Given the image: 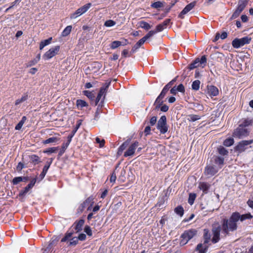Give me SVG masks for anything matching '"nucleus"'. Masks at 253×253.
Returning <instances> with one entry per match:
<instances>
[{
    "label": "nucleus",
    "mask_w": 253,
    "mask_h": 253,
    "mask_svg": "<svg viewBox=\"0 0 253 253\" xmlns=\"http://www.w3.org/2000/svg\"><path fill=\"white\" fill-rule=\"evenodd\" d=\"M233 214L229 218H223L221 221V226L222 229V234L224 237L229 236L231 233L237 230V221Z\"/></svg>",
    "instance_id": "1"
},
{
    "label": "nucleus",
    "mask_w": 253,
    "mask_h": 253,
    "mask_svg": "<svg viewBox=\"0 0 253 253\" xmlns=\"http://www.w3.org/2000/svg\"><path fill=\"white\" fill-rule=\"evenodd\" d=\"M75 233L73 230L69 229L65 234L64 237L61 239V242H67L68 246L75 247L79 243L77 237H73Z\"/></svg>",
    "instance_id": "2"
},
{
    "label": "nucleus",
    "mask_w": 253,
    "mask_h": 253,
    "mask_svg": "<svg viewBox=\"0 0 253 253\" xmlns=\"http://www.w3.org/2000/svg\"><path fill=\"white\" fill-rule=\"evenodd\" d=\"M197 234V231L194 229L186 230L181 235L182 238L180 244L181 245H185L188 242L195 236Z\"/></svg>",
    "instance_id": "3"
},
{
    "label": "nucleus",
    "mask_w": 253,
    "mask_h": 253,
    "mask_svg": "<svg viewBox=\"0 0 253 253\" xmlns=\"http://www.w3.org/2000/svg\"><path fill=\"white\" fill-rule=\"evenodd\" d=\"M212 238L211 241L213 244H215L218 242L220 239V233H222V229L220 225L218 224H214L212 226L211 229Z\"/></svg>",
    "instance_id": "4"
},
{
    "label": "nucleus",
    "mask_w": 253,
    "mask_h": 253,
    "mask_svg": "<svg viewBox=\"0 0 253 253\" xmlns=\"http://www.w3.org/2000/svg\"><path fill=\"white\" fill-rule=\"evenodd\" d=\"M252 40V38L246 36L241 39L235 38L232 42V46L235 48H239L245 44H249Z\"/></svg>",
    "instance_id": "5"
},
{
    "label": "nucleus",
    "mask_w": 253,
    "mask_h": 253,
    "mask_svg": "<svg viewBox=\"0 0 253 253\" xmlns=\"http://www.w3.org/2000/svg\"><path fill=\"white\" fill-rule=\"evenodd\" d=\"M207 63V58L206 55H203L200 59L199 58H197L195 60L191 63L188 66V68L190 70H193L194 68H196L199 66H201L203 68L204 67Z\"/></svg>",
    "instance_id": "6"
},
{
    "label": "nucleus",
    "mask_w": 253,
    "mask_h": 253,
    "mask_svg": "<svg viewBox=\"0 0 253 253\" xmlns=\"http://www.w3.org/2000/svg\"><path fill=\"white\" fill-rule=\"evenodd\" d=\"M157 128L162 134H165L168 131V127L167 124V118L165 116H162L159 120Z\"/></svg>",
    "instance_id": "7"
},
{
    "label": "nucleus",
    "mask_w": 253,
    "mask_h": 253,
    "mask_svg": "<svg viewBox=\"0 0 253 253\" xmlns=\"http://www.w3.org/2000/svg\"><path fill=\"white\" fill-rule=\"evenodd\" d=\"M110 84V82L106 83H105V86H103L100 88L99 92L98 93V95L95 99V102H94V106H96L97 105H98V103H99L102 100L104 101L105 98V95L106 90H107L108 88L109 87V85Z\"/></svg>",
    "instance_id": "8"
},
{
    "label": "nucleus",
    "mask_w": 253,
    "mask_h": 253,
    "mask_svg": "<svg viewBox=\"0 0 253 253\" xmlns=\"http://www.w3.org/2000/svg\"><path fill=\"white\" fill-rule=\"evenodd\" d=\"M249 134V131L248 129L243 127V126L239 125V126L234 130L233 136L234 137L241 138L248 136Z\"/></svg>",
    "instance_id": "9"
},
{
    "label": "nucleus",
    "mask_w": 253,
    "mask_h": 253,
    "mask_svg": "<svg viewBox=\"0 0 253 253\" xmlns=\"http://www.w3.org/2000/svg\"><path fill=\"white\" fill-rule=\"evenodd\" d=\"M91 6V3H88L84 5L82 7L78 8L75 11V13H73L71 15V17H70L71 18L75 19V18H76L77 17H78V16H81L83 14L86 12L88 10V9Z\"/></svg>",
    "instance_id": "10"
},
{
    "label": "nucleus",
    "mask_w": 253,
    "mask_h": 253,
    "mask_svg": "<svg viewBox=\"0 0 253 253\" xmlns=\"http://www.w3.org/2000/svg\"><path fill=\"white\" fill-rule=\"evenodd\" d=\"M253 143V140H242L239 142L235 147V150L240 153L244 152L248 148V146Z\"/></svg>",
    "instance_id": "11"
},
{
    "label": "nucleus",
    "mask_w": 253,
    "mask_h": 253,
    "mask_svg": "<svg viewBox=\"0 0 253 253\" xmlns=\"http://www.w3.org/2000/svg\"><path fill=\"white\" fill-rule=\"evenodd\" d=\"M60 49V46L57 45L54 47L50 48L45 54L43 55V58L45 60H48L54 56H55L58 53Z\"/></svg>",
    "instance_id": "12"
},
{
    "label": "nucleus",
    "mask_w": 253,
    "mask_h": 253,
    "mask_svg": "<svg viewBox=\"0 0 253 253\" xmlns=\"http://www.w3.org/2000/svg\"><path fill=\"white\" fill-rule=\"evenodd\" d=\"M219 169L212 164H209L205 168V173L209 176H213L218 171Z\"/></svg>",
    "instance_id": "13"
},
{
    "label": "nucleus",
    "mask_w": 253,
    "mask_h": 253,
    "mask_svg": "<svg viewBox=\"0 0 253 253\" xmlns=\"http://www.w3.org/2000/svg\"><path fill=\"white\" fill-rule=\"evenodd\" d=\"M84 223V220L81 219L78 221H75L69 229L73 230L76 233L80 232L83 229Z\"/></svg>",
    "instance_id": "14"
},
{
    "label": "nucleus",
    "mask_w": 253,
    "mask_h": 253,
    "mask_svg": "<svg viewBox=\"0 0 253 253\" xmlns=\"http://www.w3.org/2000/svg\"><path fill=\"white\" fill-rule=\"evenodd\" d=\"M196 4V1H194L190 3L187 5L182 10V11L179 13L178 17L181 18H184V15L187 14L189 11H190L192 9L194 8Z\"/></svg>",
    "instance_id": "15"
},
{
    "label": "nucleus",
    "mask_w": 253,
    "mask_h": 253,
    "mask_svg": "<svg viewBox=\"0 0 253 253\" xmlns=\"http://www.w3.org/2000/svg\"><path fill=\"white\" fill-rule=\"evenodd\" d=\"M234 216L236 217V219L237 221L240 220L243 221L247 219H251L253 218V216L250 213H248L244 214H240L238 212H234L233 213Z\"/></svg>",
    "instance_id": "16"
},
{
    "label": "nucleus",
    "mask_w": 253,
    "mask_h": 253,
    "mask_svg": "<svg viewBox=\"0 0 253 253\" xmlns=\"http://www.w3.org/2000/svg\"><path fill=\"white\" fill-rule=\"evenodd\" d=\"M138 145V142L135 141L132 143L128 148V149L125 152L124 156L127 157L128 156H132L135 152V149Z\"/></svg>",
    "instance_id": "17"
},
{
    "label": "nucleus",
    "mask_w": 253,
    "mask_h": 253,
    "mask_svg": "<svg viewBox=\"0 0 253 253\" xmlns=\"http://www.w3.org/2000/svg\"><path fill=\"white\" fill-rule=\"evenodd\" d=\"M93 198L91 196L87 198L83 203H82L78 207V211L80 212H82L84 209L90 204L91 206L93 203Z\"/></svg>",
    "instance_id": "18"
},
{
    "label": "nucleus",
    "mask_w": 253,
    "mask_h": 253,
    "mask_svg": "<svg viewBox=\"0 0 253 253\" xmlns=\"http://www.w3.org/2000/svg\"><path fill=\"white\" fill-rule=\"evenodd\" d=\"M207 93L211 97L216 96L219 93V90L214 85H208Z\"/></svg>",
    "instance_id": "19"
},
{
    "label": "nucleus",
    "mask_w": 253,
    "mask_h": 253,
    "mask_svg": "<svg viewBox=\"0 0 253 253\" xmlns=\"http://www.w3.org/2000/svg\"><path fill=\"white\" fill-rule=\"evenodd\" d=\"M59 239L57 237H52L47 247L45 249L43 253H48L50 252L52 248L56 245L57 242L58 241Z\"/></svg>",
    "instance_id": "20"
},
{
    "label": "nucleus",
    "mask_w": 253,
    "mask_h": 253,
    "mask_svg": "<svg viewBox=\"0 0 253 253\" xmlns=\"http://www.w3.org/2000/svg\"><path fill=\"white\" fill-rule=\"evenodd\" d=\"M155 34V32H153V30L149 31L144 37L139 40L137 42L136 44L140 47L142 45L144 44L145 41L150 37H152Z\"/></svg>",
    "instance_id": "21"
},
{
    "label": "nucleus",
    "mask_w": 253,
    "mask_h": 253,
    "mask_svg": "<svg viewBox=\"0 0 253 253\" xmlns=\"http://www.w3.org/2000/svg\"><path fill=\"white\" fill-rule=\"evenodd\" d=\"M209 249L208 244H204V243L198 244L195 249V251L198 252V253H207Z\"/></svg>",
    "instance_id": "22"
},
{
    "label": "nucleus",
    "mask_w": 253,
    "mask_h": 253,
    "mask_svg": "<svg viewBox=\"0 0 253 253\" xmlns=\"http://www.w3.org/2000/svg\"><path fill=\"white\" fill-rule=\"evenodd\" d=\"M170 21V19H166L162 23L156 26V30L155 31H153V32H155L156 34L157 32L162 31L168 25Z\"/></svg>",
    "instance_id": "23"
},
{
    "label": "nucleus",
    "mask_w": 253,
    "mask_h": 253,
    "mask_svg": "<svg viewBox=\"0 0 253 253\" xmlns=\"http://www.w3.org/2000/svg\"><path fill=\"white\" fill-rule=\"evenodd\" d=\"M211 187V184L207 182H200L199 183L198 188L202 190L203 194H207Z\"/></svg>",
    "instance_id": "24"
},
{
    "label": "nucleus",
    "mask_w": 253,
    "mask_h": 253,
    "mask_svg": "<svg viewBox=\"0 0 253 253\" xmlns=\"http://www.w3.org/2000/svg\"><path fill=\"white\" fill-rule=\"evenodd\" d=\"M204 242L203 243L204 244H208L209 243L210 241L211 240V234L208 229H205L204 230V235H203Z\"/></svg>",
    "instance_id": "25"
},
{
    "label": "nucleus",
    "mask_w": 253,
    "mask_h": 253,
    "mask_svg": "<svg viewBox=\"0 0 253 253\" xmlns=\"http://www.w3.org/2000/svg\"><path fill=\"white\" fill-rule=\"evenodd\" d=\"M67 142L65 143H63L62 145V147L61 150L58 153V158H60L61 156L63 155L64 153L65 152L66 149L67 148L68 146L69 145L70 142H71V137L69 138V139H67Z\"/></svg>",
    "instance_id": "26"
},
{
    "label": "nucleus",
    "mask_w": 253,
    "mask_h": 253,
    "mask_svg": "<svg viewBox=\"0 0 253 253\" xmlns=\"http://www.w3.org/2000/svg\"><path fill=\"white\" fill-rule=\"evenodd\" d=\"M213 158L214 163L218 166V169H221L224 164V159L218 156H215Z\"/></svg>",
    "instance_id": "27"
},
{
    "label": "nucleus",
    "mask_w": 253,
    "mask_h": 253,
    "mask_svg": "<svg viewBox=\"0 0 253 253\" xmlns=\"http://www.w3.org/2000/svg\"><path fill=\"white\" fill-rule=\"evenodd\" d=\"M130 140L127 139L118 148V155H121L123 151L127 147L129 143Z\"/></svg>",
    "instance_id": "28"
},
{
    "label": "nucleus",
    "mask_w": 253,
    "mask_h": 253,
    "mask_svg": "<svg viewBox=\"0 0 253 253\" xmlns=\"http://www.w3.org/2000/svg\"><path fill=\"white\" fill-rule=\"evenodd\" d=\"M59 140V138L57 137H50L46 140L42 141L44 144H47L49 143H56Z\"/></svg>",
    "instance_id": "29"
},
{
    "label": "nucleus",
    "mask_w": 253,
    "mask_h": 253,
    "mask_svg": "<svg viewBox=\"0 0 253 253\" xmlns=\"http://www.w3.org/2000/svg\"><path fill=\"white\" fill-rule=\"evenodd\" d=\"M97 105V108L96 109V111L95 112V115L94 117V119L97 120L99 118V115L100 114L101 112V109L103 105V100H102L101 101L98 103V105Z\"/></svg>",
    "instance_id": "30"
},
{
    "label": "nucleus",
    "mask_w": 253,
    "mask_h": 253,
    "mask_svg": "<svg viewBox=\"0 0 253 253\" xmlns=\"http://www.w3.org/2000/svg\"><path fill=\"white\" fill-rule=\"evenodd\" d=\"M248 0H239L238 4V8L243 11L246 6Z\"/></svg>",
    "instance_id": "31"
},
{
    "label": "nucleus",
    "mask_w": 253,
    "mask_h": 253,
    "mask_svg": "<svg viewBox=\"0 0 253 253\" xmlns=\"http://www.w3.org/2000/svg\"><path fill=\"white\" fill-rule=\"evenodd\" d=\"M248 0H239L238 4V8L243 11L246 6Z\"/></svg>",
    "instance_id": "32"
},
{
    "label": "nucleus",
    "mask_w": 253,
    "mask_h": 253,
    "mask_svg": "<svg viewBox=\"0 0 253 253\" xmlns=\"http://www.w3.org/2000/svg\"><path fill=\"white\" fill-rule=\"evenodd\" d=\"M139 26L146 30H148L151 28V26L144 21H141L139 22Z\"/></svg>",
    "instance_id": "33"
},
{
    "label": "nucleus",
    "mask_w": 253,
    "mask_h": 253,
    "mask_svg": "<svg viewBox=\"0 0 253 253\" xmlns=\"http://www.w3.org/2000/svg\"><path fill=\"white\" fill-rule=\"evenodd\" d=\"M222 56L223 54L221 53L218 52L213 53L210 55V57L211 59L216 60L217 61H219L218 59H220L221 60Z\"/></svg>",
    "instance_id": "34"
},
{
    "label": "nucleus",
    "mask_w": 253,
    "mask_h": 253,
    "mask_svg": "<svg viewBox=\"0 0 253 253\" xmlns=\"http://www.w3.org/2000/svg\"><path fill=\"white\" fill-rule=\"evenodd\" d=\"M32 187L28 184V185L24 188V190H21L19 194V196L20 197H24L29 191Z\"/></svg>",
    "instance_id": "35"
},
{
    "label": "nucleus",
    "mask_w": 253,
    "mask_h": 253,
    "mask_svg": "<svg viewBox=\"0 0 253 253\" xmlns=\"http://www.w3.org/2000/svg\"><path fill=\"white\" fill-rule=\"evenodd\" d=\"M72 28V27L71 25L67 26L62 32V36L63 37H66L69 35L71 32Z\"/></svg>",
    "instance_id": "36"
},
{
    "label": "nucleus",
    "mask_w": 253,
    "mask_h": 253,
    "mask_svg": "<svg viewBox=\"0 0 253 253\" xmlns=\"http://www.w3.org/2000/svg\"><path fill=\"white\" fill-rule=\"evenodd\" d=\"M27 118L26 116H23L21 120L18 123V124L16 126L15 129L16 130H20L22 127L23 124L26 121Z\"/></svg>",
    "instance_id": "37"
},
{
    "label": "nucleus",
    "mask_w": 253,
    "mask_h": 253,
    "mask_svg": "<svg viewBox=\"0 0 253 253\" xmlns=\"http://www.w3.org/2000/svg\"><path fill=\"white\" fill-rule=\"evenodd\" d=\"M174 212L180 216H182L184 213V210L181 206H178L174 209Z\"/></svg>",
    "instance_id": "38"
},
{
    "label": "nucleus",
    "mask_w": 253,
    "mask_h": 253,
    "mask_svg": "<svg viewBox=\"0 0 253 253\" xmlns=\"http://www.w3.org/2000/svg\"><path fill=\"white\" fill-rule=\"evenodd\" d=\"M218 152L219 154L222 156L227 155L228 154V151L223 146H220L217 148Z\"/></svg>",
    "instance_id": "39"
},
{
    "label": "nucleus",
    "mask_w": 253,
    "mask_h": 253,
    "mask_svg": "<svg viewBox=\"0 0 253 253\" xmlns=\"http://www.w3.org/2000/svg\"><path fill=\"white\" fill-rule=\"evenodd\" d=\"M234 142V139L232 138H228L226 139L223 142V145L226 147L231 146Z\"/></svg>",
    "instance_id": "40"
},
{
    "label": "nucleus",
    "mask_w": 253,
    "mask_h": 253,
    "mask_svg": "<svg viewBox=\"0 0 253 253\" xmlns=\"http://www.w3.org/2000/svg\"><path fill=\"white\" fill-rule=\"evenodd\" d=\"M200 81L199 80L194 81L192 84V89L194 90H198L200 88Z\"/></svg>",
    "instance_id": "41"
},
{
    "label": "nucleus",
    "mask_w": 253,
    "mask_h": 253,
    "mask_svg": "<svg viewBox=\"0 0 253 253\" xmlns=\"http://www.w3.org/2000/svg\"><path fill=\"white\" fill-rule=\"evenodd\" d=\"M77 106L79 108H82L87 106V103L83 100L78 99L77 100Z\"/></svg>",
    "instance_id": "42"
},
{
    "label": "nucleus",
    "mask_w": 253,
    "mask_h": 253,
    "mask_svg": "<svg viewBox=\"0 0 253 253\" xmlns=\"http://www.w3.org/2000/svg\"><path fill=\"white\" fill-rule=\"evenodd\" d=\"M201 119V117L200 116L197 115L191 114L188 116V120L190 122H195L197 120H199Z\"/></svg>",
    "instance_id": "43"
},
{
    "label": "nucleus",
    "mask_w": 253,
    "mask_h": 253,
    "mask_svg": "<svg viewBox=\"0 0 253 253\" xmlns=\"http://www.w3.org/2000/svg\"><path fill=\"white\" fill-rule=\"evenodd\" d=\"M58 149V147L49 148L44 150L43 153L47 154H50L51 153H56Z\"/></svg>",
    "instance_id": "44"
},
{
    "label": "nucleus",
    "mask_w": 253,
    "mask_h": 253,
    "mask_svg": "<svg viewBox=\"0 0 253 253\" xmlns=\"http://www.w3.org/2000/svg\"><path fill=\"white\" fill-rule=\"evenodd\" d=\"M30 161L32 163H34L35 165L38 164L40 162V158L36 155H32L30 156Z\"/></svg>",
    "instance_id": "45"
},
{
    "label": "nucleus",
    "mask_w": 253,
    "mask_h": 253,
    "mask_svg": "<svg viewBox=\"0 0 253 253\" xmlns=\"http://www.w3.org/2000/svg\"><path fill=\"white\" fill-rule=\"evenodd\" d=\"M28 99V95L27 94H24L23 96H22V97L20 99H18L15 101V105H17L25 101H26Z\"/></svg>",
    "instance_id": "46"
},
{
    "label": "nucleus",
    "mask_w": 253,
    "mask_h": 253,
    "mask_svg": "<svg viewBox=\"0 0 253 253\" xmlns=\"http://www.w3.org/2000/svg\"><path fill=\"white\" fill-rule=\"evenodd\" d=\"M253 123L252 120L250 119H245L242 123L240 124V126H243V127H245L248 126L250 125H251Z\"/></svg>",
    "instance_id": "47"
},
{
    "label": "nucleus",
    "mask_w": 253,
    "mask_h": 253,
    "mask_svg": "<svg viewBox=\"0 0 253 253\" xmlns=\"http://www.w3.org/2000/svg\"><path fill=\"white\" fill-rule=\"evenodd\" d=\"M196 198V194L194 193H190L189 195L188 203L192 205L194 203L195 199Z\"/></svg>",
    "instance_id": "48"
},
{
    "label": "nucleus",
    "mask_w": 253,
    "mask_h": 253,
    "mask_svg": "<svg viewBox=\"0 0 253 253\" xmlns=\"http://www.w3.org/2000/svg\"><path fill=\"white\" fill-rule=\"evenodd\" d=\"M121 41H115L111 43L110 47L113 49H116V48L121 46Z\"/></svg>",
    "instance_id": "49"
},
{
    "label": "nucleus",
    "mask_w": 253,
    "mask_h": 253,
    "mask_svg": "<svg viewBox=\"0 0 253 253\" xmlns=\"http://www.w3.org/2000/svg\"><path fill=\"white\" fill-rule=\"evenodd\" d=\"M242 11L241 9H240L239 8L237 7L236 10L233 13V14L231 17V19H235L237 17H238L239 16V15L240 14V13L242 12Z\"/></svg>",
    "instance_id": "50"
},
{
    "label": "nucleus",
    "mask_w": 253,
    "mask_h": 253,
    "mask_svg": "<svg viewBox=\"0 0 253 253\" xmlns=\"http://www.w3.org/2000/svg\"><path fill=\"white\" fill-rule=\"evenodd\" d=\"M151 7L155 8H158L163 6V3L161 1H157L151 4Z\"/></svg>",
    "instance_id": "51"
},
{
    "label": "nucleus",
    "mask_w": 253,
    "mask_h": 253,
    "mask_svg": "<svg viewBox=\"0 0 253 253\" xmlns=\"http://www.w3.org/2000/svg\"><path fill=\"white\" fill-rule=\"evenodd\" d=\"M169 90V89H168L167 87L164 86V87L162 89L161 93L159 94L158 97H159L160 98H161L162 99H163L165 97L166 94L168 93Z\"/></svg>",
    "instance_id": "52"
},
{
    "label": "nucleus",
    "mask_w": 253,
    "mask_h": 253,
    "mask_svg": "<svg viewBox=\"0 0 253 253\" xmlns=\"http://www.w3.org/2000/svg\"><path fill=\"white\" fill-rule=\"evenodd\" d=\"M84 93L85 96L91 100L95 98L94 94L88 90H85L84 91Z\"/></svg>",
    "instance_id": "53"
},
{
    "label": "nucleus",
    "mask_w": 253,
    "mask_h": 253,
    "mask_svg": "<svg viewBox=\"0 0 253 253\" xmlns=\"http://www.w3.org/2000/svg\"><path fill=\"white\" fill-rule=\"evenodd\" d=\"M116 24V22L112 20H107L105 23L104 26L108 27H110L114 26Z\"/></svg>",
    "instance_id": "54"
},
{
    "label": "nucleus",
    "mask_w": 253,
    "mask_h": 253,
    "mask_svg": "<svg viewBox=\"0 0 253 253\" xmlns=\"http://www.w3.org/2000/svg\"><path fill=\"white\" fill-rule=\"evenodd\" d=\"M48 169V166H44L43 168L42 169V171L40 174V176L41 177V179H43L45 175H46L47 171Z\"/></svg>",
    "instance_id": "55"
},
{
    "label": "nucleus",
    "mask_w": 253,
    "mask_h": 253,
    "mask_svg": "<svg viewBox=\"0 0 253 253\" xmlns=\"http://www.w3.org/2000/svg\"><path fill=\"white\" fill-rule=\"evenodd\" d=\"M84 231L86 233V234L88 236H92V231H91L90 227L89 226L86 225L84 227Z\"/></svg>",
    "instance_id": "56"
},
{
    "label": "nucleus",
    "mask_w": 253,
    "mask_h": 253,
    "mask_svg": "<svg viewBox=\"0 0 253 253\" xmlns=\"http://www.w3.org/2000/svg\"><path fill=\"white\" fill-rule=\"evenodd\" d=\"M21 181H22V176L14 177L12 180V182L14 185H16Z\"/></svg>",
    "instance_id": "57"
},
{
    "label": "nucleus",
    "mask_w": 253,
    "mask_h": 253,
    "mask_svg": "<svg viewBox=\"0 0 253 253\" xmlns=\"http://www.w3.org/2000/svg\"><path fill=\"white\" fill-rule=\"evenodd\" d=\"M80 124H78L77 125L76 128L72 131L71 134H70V135H68V136L67 137V139H69V138L70 137H71V141L72 140V139L73 137L75 135V134L76 132V131H77V129H78V128L80 127Z\"/></svg>",
    "instance_id": "58"
},
{
    "label": "nucleus",
    "mask_w": 253,
    "mask_h": 253,
    "mask_svg": "<svg viewBox=\"0 0 253 253\" xmlns=\"http://www.w3.org/2000/svg\"><path fill=\"white\" fill-rule=\"evenodd\" d=\"M163 102L164 101H163V99L158 96L154 103V105L158 104L159 106H162L163 105Z\"/></svg>",
    "instance_id": "59"
},
{
    "label": "nucleus",
    "mask_w": 253,
    "mask_h": 253,
    "mask_svg": "<svg viewBox=\"0 0 253 253\" xmlns=\"http://www.w3.org/2000/svg\"><path fill=\"white\" fill-rule=\"evenodd\" d=\"M177 78V77L174 78L173 80H172L170 82L167 84L165 86L169 89L171 87L172 85L174 84V83L176 82Z\"/></svg>",
    "instance_id": "60"
},
{
    "label": "nucleus",
    "mask_w": 253,
    "mask_h": 253,
    "mask_svg": "<svg viewBox=\"0 0 253 253\" xmlns=\"http://www.w3.org/2000/svg\"><path fill=\"white\" fill-rule=\"evenodd\" d=\"M96 142L99 144L100 147H103L104 145L105 140L104 139L100 140L99 138L96 137L95 139Z\"/></svg>",
    "instance_id": "61"
},
{
    "label": "nucleus",
    "mask_w": 253,
    "mask_h": 253,
    "mask_svg": "<svg viewBox=\"0 0 253 253\" xmlns=\"http://www.w3.org/2000/svg\"><path fill=\"white\" fill-rule=\"evenodd\" d=\"M176 88L177 91L182 93L185 92V87L182 84H180L177 87L176 86Z\"/></svg>",
    "instance_id": "62"
},
{
    "label": "nucleus",
    "mask_w": 253,
    "mask_h": 253,
    "mask_svg": "<svg viewBox=\"0 0 253 253\" xmlns=\"http://www.w3.org/2000/svg\"><path fill=\"white\" fill-rule=\"evenodd\" d=\"M52 40L51 37L46 39L45 40L42 41L41 42L43 44V46H46L51 43V42Z\"/></svg>",
    "instance_id": "63"
},
{
    "label": "nucleus",
    "mask_w": 253,
    "mask_h": 253,
    "mask_svg": "<svg viewBox=\"0 0 253 253\" xmlns=\"http://www.w3.org/2000/svg\"><path fill=\"white\" fill-rule=\"evenodd\" d=\"M156 122H157V117L153 116L150 119L149 124L151 126H153L156 124Z\"/></svg>",
    "instance_id": "64"
}]
</instances>
